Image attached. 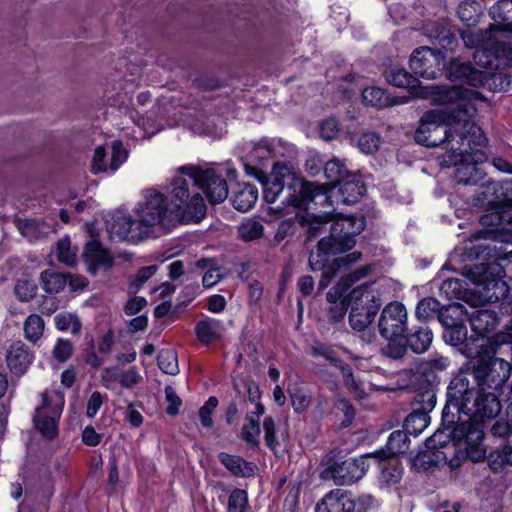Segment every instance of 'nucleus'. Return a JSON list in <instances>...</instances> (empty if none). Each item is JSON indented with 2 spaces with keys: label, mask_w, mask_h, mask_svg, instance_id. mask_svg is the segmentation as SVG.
<instances>
[{
  "label": "nucleus",
  "mask_w": 512,
  "mask_h": 512,
  "mask_svg": "<svg viewBox=\"0 0 512 512\" xmlns=\"http://www.w3.org/2000/svg\"><path fill=\"white\" fill-rule=\"evenodd\" d=\"M443 107L425 112L415 132V141L426 147L444 145L445 154L439 157L442 166L450 167L471 145L484 146L487 138L473 122L476 102L484 97L476 90L453 86L442 92Z\"/></svg>",
  "instance_id": "nucleus-1"
},
{
  "label": "nucleus",
  "mask_w": 512,
  "mask_h": 512,
  "mask_svg": "<svg viewBox=\"0 0 512 512\" xmlns=\"http://www.w3.org/2000/svg\"><path fill=\"white\" fill-rule=\"evenodd\" d=\"M245 172L255 177L263 187V198L267 203H275L282 197L284 206L309 210L310 205L317 199L328 203L329 197L322 186L315 182H304L296 175L292 167L285 163H275L270 175L261 168L246 163Z\"/></svg>",
  "instance_id": "nucleus-2"
},
{
  "label": "nucleus",
  "mask_w": 512,
  "mask_h": 512,
  "mask_svg": "<svg viewBox=\"0 0 512 512\" xmlns=\"http://www.w3.org/2000/svg\"><path fill=\"white\" fill-rule=\"evenodd\" d=\"M180 172L188 177L177 176L171 182L170 204L183 220H200L206 214L205 201L198 191L196 169L181 167Z\"/></svg>",
  "instance_id": "nucleus-3"
},
{
  "label": "nucleus",
  "mask_w": 512,
  "mask_h": 512,
  "mask_svg": "<svg viewBox=\"0 0 512 512\" xmlns=\"http://www.w3.org/2000/svg\"><path fill=\"white\" fill-rule=\"evenodd\" d=\"M478 392L471 373L464 365L447 387V400L442 411L443 425L451 427L460 421V416H470Z\"/></svg>",
  "instance_id": "nucleus-4"
},
{
  "label": "nucleus",
  "mask_w": 512,
  "mask_h": 512,
  "mask_svg": "<svg viewBox=\"0 0 512 512\" xmlns=\"http://www.w3.org/2000/svg\"><path fill=\"white\" fill-rule=\"evenodd\" d=\"M481 349L473 351L466 348L464 353L466 357L472 360L466 363L471 378L480 391L498 392L507 382L510 376L512 365L507 361L497 357H476Z\"/></svg>",
  "instance_id": "nucleus-5"
},
{
  "label": "nucleus",
  "mask_w": 512,
  "mask_h": 512,
  "mask_svg": "<svg viewBox=\"0 0 512 512\" xmlns=\"http://www.w3.org/2000/svg\"><path fill=\"white\" fill-rule=\"evenodd\" d=\"M135 216L141 226L147 228V236L152 227L169 229L181 221L167 197L152 188L142 192V200L135 208Z\"/></svg>",
  "instance_id": "nucleus-6"
},
{
  "label": "nucleus",
  "mask_w": 512,
  "mask_h": 512,
  "mask_svg": "<svg viewBox=\"0 0 512 512\" xmlns=\"http://www.w3.org/2000/svg\"><path fill=\"white\" fill-rule=\"evenodd\" d=\"M372 287L373 283H364L353 289L351 293L349 323L354 330H365L382 305L379 293Z\"/></svg>",
  "instance_id": "nucleus-7"
},
{
  "label": "nucleus",
  "mask_w": 512,
  "mask_h": 512,
  "mask_svg": "<svg viewBox=\"0 0 512 512\" xmlns=\"http://www.w3.org/2000/svg\"><path fill=\"white\" fill-rule=\"evenodd\" d=\"M503 185L497 181H487L481 185L479 192L475 195L474 204L476 206H486L492 212L490 214H483L480 217V222L483 225H490L501 227L503 218L507 215L509 224L512 230V208L504 211L503 214L499 209L507 204L508 199L503 193Z\"/></svg>",
  "instance_id": "nucleus-8"
},
{
  "label": "nucleus",
  "mask_w": 512,
  "mask_h": 512,
  "mask_svg": "<svg viewBox=\"0 0 512 512\" xmlns=\"http://www.w3.org/2000/svg\"><path fill=\"white\" fill-rule=\"evenodd\" d=\"M373 505L370 495L355 497L349 490L336 488L317 503L315 512H367Z\"/></svg>",
  "instance_id": "nucleus-9"
},
{
  "label": "nucleus",
  "mask_w": 512,
  "mask_h": 512,
  "mask_svg": "<svg viewBox=\"0 0 512 512\" xmlns=\"http://www.w3.org/2000/svg\"><path fill=\"white\" fill-rule=\"evenodd\" d=\"M449 359L444 356H432L419 364L416 370L406 369L402 372V378L407 381L406 387L423 392L434 390L433 386L438 383L436 373L447 369Z\"/></svg>",
  "instance_id": "nucleus-10"
},
{
  "label": "nucleus",
  "mask_w": 512,
  "mask_h": 512,
  "mask_svg": "<svg viewBox=\"0 0 512 512\" xmlns=\"http://www.w3.org/2000/svg\"><path fill=\"white\" fill-rule=\"evenodd\" d=\"M467 420L455 423L454 436L457 441L465 442V451L467 456L474 462H478L486 457V450L483 445L484 423L472 416H467Z\"/></svg>",
  "instance_id": "nucleus-11"
},
{
  "label": "nucleus",
  "mask_w": 512,
  "mask_h": 512,
  "mask_svg": "<svg viewBox=\"0 0 512 512\" xmlns=\"http://www.w3.org/2000/svg\"><path fill=\"white\" fill-rule=\"evenodd\" d=\"M437 397L434 390L418 392L412 402V412L404 421V429L409 435L418 436L430 422L429 413L434 409Z\"/></svg>",
  "instance_id": "nucleus-12"
},
{
  "label": "nucleus",
  "mask_w": 512,
  "mask_h": 512,
  "mask_svg": "<svg viewBox=\"0 0 512 512\" xmlns=\"http://www.w3.org/2000/svg\"><path fill=\"white\" fill-rule=\"evenodd\" d=\"M408 314L405 306L398 301L388 303L378 320L380 335L386 340L403 337L407 332Z\"/></svg>",
  "instance_id": "nucleus-13"
},
{
  "label": "nucleus",
  "mask_w": 512,
  "mask_h": 512,
  "mask_svg": "<svg viewBox=\"0 0 512 512\" xmlns=\"http://www.w3.org/2000/svg\"><path fill=\"white\" fill-rule=\"evenodd\" d=\"M57 399H52L46 392L41 394V404L36 407L33 418L34 425L40 434L53 439L58 434L57 421L62 413L63 403Z\"/></svg>",
  "instance_id": "nucleus-14"
},
{
  "label": "nucleus",
  "mask_w": 512,
  "mask_h": 512,
  "mask_svg": "<svg viewBox=\"0 0 512 512\" xmlns=\"http://www.w3.org/2000/svg\"><path fill=\"white\" fill-rule=\"evenodd\" d=\"M366 470L364 457L348 458L330 464L320 476L323 480H332L338 486L352 485L365 475Z\"/></svg>",
  "instance_id": "nucleus-15"
},
{
  "label": "nucleus",
  "mask_w": 512,
  "mask_h": 512,
  "mask_svg": "<svg viewBox=\"0 0 512 512\" xmlns=\"http://www.w3.org/2000/svg\"><path fill=\"white\" fill-rule=\"evenodd\" d=\"M444 58L441 50L421 46L411 54L409 66L415 75L435 79L443 67Z\"/></svg>",
  "instance_id": "nucleus-16"
},
{
  "label": "nucleus",
  "mask_w": 512,
  "mask_h": 512,
  "mask_svg": "<svg viewBox=\"0 0 512 512\" xmlns=\"http://www.w3.org/2000/svg\"><path fill=\"white\" fill-rule=\"evenodd\" d=\"M107 232L112 240L139 242L147 237V228L142 227L138 219L122 212L114 213L106 223Z\"/></svg>",
  "instance_id": "nucleus-17"
},
{
  "label": "nucleus",
  "mask_w": 512,
  "mask_h": 512,
  "mask_svg": "<svg viewBox=\"0 0 512 512\" xmlns=\"http://www.w3.org/2000/svg\"><path fill=\"white\" fill-rule=\"evenodd\" d=\"M365 228V219L355 216H340L330 227V235L333 241L344 251L351 250L355 243V237Z\"/></svg>",
  "instance_id": "nucleus-18"
},
{
  "label": "nucleus",
  "mask_w": 512,
  "mask_h": 512,
  "mask_svg": "<svg viewBox=\"0 0 512 512\" xmlns=\"http://www.w3.org/2000/svg\"><path fill=\"white\" fill-rule=\"evenodd\" d=\"M197 186L206 194L211 204L222 203L228 196L226 180L216 171L196 170Z\"/></svg>",
  "instance_id": "nucleus-19"
},
{
  "label": "nucleus",
  "mask_w": 512,
  "mask_h": 512,
  "mask_svg": "<svg viewBox=\"0 0 512 512\" xmlns=\"http://www.w3.org/2000/svg\"><path fill=\"white\" fill-rule=\"evenodd\" d=\"M447 75L451 81H457L471 87L483 86L488 80L486 72L477 69L470 62H461L459 59L450 61Z\"/></svg>",
  "instance_id": "nucleus-20"
},
{
  "label": "nucleus",
  "mask_w": 512,
  "mask_h": 512,
  "mask_svg": "<svg viewBox=\"0 0 512 512\" xmlns=\"http://www.w3.org/2000/svg\"><path fill=\"white\" fill-rule=\"evenodd\" d=\"M504 269L499 264H491L485 269V279L482 281L483 296L488 302H497L508 296L509 286L501 278Z\"/></svg>",
  "instance_id": "nucleus-21"
},
{
  "label": "nucleus",
  "mask_w": 512,
  "mask_h": 512,
  "mask_svg": "<svg viewBox=\"0 0 512 512\" xmlns=\"http://www.w3.org/2000/svg\"><path fill=\"white\" fill-rule=\"evenodd\" d=\"M476 145H471V147L461 153V158L450 166H455L454 179L458 184L462 185H476L478 184L484 177L485 172L482 168H480L475 162L470 161V159L474 160L471 157V152L476 148Z\"/></svg>",
  "instance_id": "nucleus-22"
},
{
  "label": "nucleus",
  "mask_w": 512,
  "mask_h": 512,
  "mask_svg": "<svg viewBox=\"0 0 512 512\" xmlns=\"http://www.w3.org/2000/svg\"><path fill=\"white\" fill-rule=\"evenodd\" d=\"M34 360V353L21 340L11 343L5 354V361L10 372L16 376L24 375Z\"/></svg>",
  "instance_id": "nucleus-23"
},
{
  "label": "nucleus",
  "mask_w": 512,
  "mask_h": 512,
  "mask_svg": "<svg viewBox=\"0 0 512 512\" xmlns=\"http://www.w3.org/2000/svg\"><path fill=\"white\" fill-rule=\"evenodd\" d=\"M471 329L478 335L475 340L477 348L483 349L486 346V336L493 331L498 324L497 314L488 309H476L469 315Z\"/></svg>",
  "instance_id": "nucleus-24"
},
{
  "label": "nucleus",
  "mask_w": 512,
  "mask_h": 512,
  "mask_svg": "<svg viewBox=\"0 0 512 512\" xmlns=\"http://www.w3.org/2000/svg\"><path fill=\"white\" fill-rule=\"evenodd\" d=\"M351 173L352 172H350L347 169L346 164L343 160H341L339 158H333V159L327 161L324 166V175L327 179V183L326 184L316 183V184L322 186L326 195L330 198V196L328 195V191L330 189L336 187L339 183L343 182L345 179H347V177H349V175ZM313 203L315 205L320 204L323 207H326V206L331 207L332 206L330 199H329L328 203H321V199H317Z\"/></svg>",
  "instance_id": "nucleus-25"
},
{
  "label": "nucleus",
  "mask_w": 512,
  "mask_h": 512,
  "mask_svg": "<svg viewBox=\"0 0 512 512\" xmlns=\"http://www.w3.org/2000/svg\"><path fill=\"white\" fill-rule=\"evenodd\" d=\"M501 411V404L496 392L480 391L478 392L470 416L480 418H494Z\"/></svg>",
  "instance_id": "nucleus-26"
},
{
  "label": "nucleus",
  "mask_w": 512,
  "mask_h": 512,
  "mask_svg": "<svg viewBox=\"0 0 512 512\" xmlns=\"http://www.w3.org/2000/svg\"><path fill=\"white\" fill-rule=\"evenodd\" d=\"M343 252L345 251L333 241V237H323L318 242L316 251L310 253L309 266L312 271H319L330 262V256Z\"/></svg>",
  "instance_id": "nucleus-27"
},
{
  "label": "nucleus",
  "mask_w": 512,
  "mask_h": 512,
  "mask_svg": "<svg viewBox=\"0 0 512 512\" xmlns=\"http://www.w3.org/2000/svg\"><path fill=\"white\" fill-rule=\"evenodd\" d=\"M83 257L88 265V271L93 275L99 267L109 268L113 264V258L96 240L86 243Z\"/></svg>",
  "instance_id": "nucleus-28"
},
{
  "label": "nucleus",
  "mask_w": 512,
  "mask_h": 512,
  "mask_svg": "<svg viewBox=\"0 0 512 512\" xmlns=\"http://www.w3.org/2000/svg\"><path fill=\"white\" fill-rule=\"evenodd\" d=\"M346 292L339 287H332L326 295L328 306L325 309V316L330 323L342 321L348 310V302L344 297Z\"/></svg>",
  "instance_id": "nucleus-29"
},
{
  "label": "nucleus",
  "mask_w": 512,
  "mask_h": 512,
  "mask_svg": "<svg viewBox=\"0 0 512 512\" xmlns=\"http://www.w3.org/2000/svg\"><path fill=\"white\" fill-rule=\"evenodd\" d=\"M426 36L437 42L445 51L454 52L458 45V39L453 31L442 23L432 22L425 28Z\"/></svg>",
  "instance_id": "nucleus-30"
},
{
  "label": "nucleus",
  "mask_w": 512,
  "mask_h": 512,
  "mask_svg": "<svg viewBox=\"0 0 512 512\" xmlns=\"http://www.w3.org/2000/svg\"><path fill=\"white\" fill-rule=\"evenodd\" d=\"M404 336L407 346L416 354L425 353L430 348L433 341L432 330L426 324L414 326L410 332Z\"/></svg>",
  "instance_id": "nucleus-31"
},
{
  "label": "nucleus",
  "mask_w": 512,
  "mask_h": 512,
  "mask_svg": "<svg viewBox=\"0 0 512 512\" xmlns=\"http://www.w3.org/2000/svg\"><path fill=\"white\" fill-rule=\"evenodd\" d=\"M341 201L344 204H355L366 193V187L360 177L351 173L347 179L337 185Z\"/></svg>",
  "instance_id": "nucleus-32"
},
{
  "label": "nucleus",
  "mask_w": 512,
  "mask_h": 512,
  "mask_svg": "<svg viewBox=\"0 0 512 512\" xmlns=\"http://www.w3.org/2000/svg\"><path fill=\"white\" fill-rule=\"evenodd\" d=\"M257 199V188L254 185L243 183L239 184L237 190L233 193L232 204L236 210L247 212L255 205Z\"/></svg>",
  "instance_id": "nucleus-33"
},
{
  "label": "nucleus",
  "mask_w": 512,
  "mask_h": 512,
  "mask_svg": "<svg viewBox=\"0 0 512 512\" xmlns=\"http://www.w3.org/2000/svg\"><path fill=\"white\" fill-rule=\"evenodd\" d=\"M360 257V252H353L351 255H347L345 257L333 258L328 264H325V267L319 270L322 271L319 288L325 289L336 276L342 265H348L356 262Z\"/></svg>",
  "instance_id": "nucleus-34"
},
{
  "label": "nucleus",
  "mask_w": 512,
  "mask_h": 512,
  "mask_svg": "<svg viewBox=\"0 0 512 512\" xmlns=\"http://www.w3.org/2000/svg\"><path fill=\"white\" fill-rule=\"evenodd\" d=\"M408 435L409 433H407L405 430L393 431L388 438L386 449L377 451L374 454L384 456L385 458L389 459L398 454L404 453L408 449Z\"/></svg>",
  "instance_id": "nucleus-35"
},
{
  "label": "nucleus",
  "mask_w": 512,
  "mask_h": 512,
  "mask_svg": "<svg viewBox=\"0 0 512 512\" xmlns=\"http://www.w3.org/2000/svg\"><path fill=\"white\" fill-rule=\"evenodd\" d=\"M218 458L234 476L248 477L254 473V466L240 456L222 452Z\"/></svg>",
  "instance_id": "nucleus-36"
},
{
  "label": "nucleus",
  "mask_w": 512,
  "mask_h": 512,
  "mask_svg": "<svg viewBox=\"0 0 512 512\" xmlns=\"http://www.w3.org/2000/svg\"><path fill=\"white\" fill-rule=\"evenodd\" d=\"M39 281L42 289L48 294H58L63 291L67 285L66 275L53 270L42 271Z\"/></svg>",
  "instance_id": "nucleus-37"
},
{
  "label": "nucleus",
  "mask_w": 512,
  "mask_h": 512,
  "mask_svg": "<svg viewBox=\"0 0 512 512\" xmlns=\"http://www.w3.org/2000/svg\"><path fill=\"white\" fill-rule=\"evenodd\" d=\"M373 458L377 459L379 469L381 471L380 479L387 485L398 483L401 479L402 471L395 464L393 458H385L384 456L374 454Z\"/></svg>",
  "instance_id": "nucleus-38"
},
{
  "label": "nucleus",
  "mask_w": 512,
  "mask_h": 512,
  "mask_svg": "<svg viewBox=\"0 0 512 512\" xmlns=\"http://www.w3.org/2000/svg\"><path fill=\"white\" fill-rule=\"evenodd\" d=\"M487 462L494 472H500L508 466L512 467V446L504 445L492 450L487 456Z\"/></svg>",
  "instance_id": "nucleus-39"
},
{
  "label": "nucleus",
  "mask_w": 512,
  "mask_h": 512,
  "mask_svg": "<svg viewBox=\"0 0 512 512\" xmlns=\"http://www.w3.org/2000/svg\"><path fill=\"white\" fill-rule=\"evenodd\" d=\"M221 323L218 320L205 317L197 322L195 333L202 343H210L220 335Z\"/></svg>",
  "instance_id": "nucleus-40"
},
{
  "label": "nucleus",
  "mask_w": 512,
  "mask_h": 512,
  "mask_svg": "<svg viewBox=\"0 0 512 512\" xmlns=\"http://www.w3.org/2000/svg\"><path fill=\"white\" fill-rule=\"evenodd\" d=\"M441 428H439L431 437L427 438L425 441V446L428 450H437L439 448H443L447 446L452 440H457L454 436V428L456 427L453 424L451 427L443 425V421L441 422Z\"/></svg>",
  "instance_id": "nucleus-41"
},
{
  "label": "nucleus",
  "mask_w": 512,
  "mask_h": 512,
  "mask_svg": "<svg viewBox=\"0 0 512 512\" xmlns=\"http://www.w3.org/2000/svg\"><path fill=\"white\" fill-rule=\"evenodd\" d=\"M439 291L448 300H462L467 295L466 282L457 278H448L442 282Z\"/></svg>",
  "instance_id": "nucleus-42"
},
{
  "label": "nucleus",
  "mask_w": 512,
  "mask_h": 512,
  "mask_svg": "<svg viewBox=\"0 0 512 512\" xmlns=\"http://www.w3.org/2000/svg\"><path fill=\"white\" fill-rule=\"evenodd\" d=\"M441 304L434 297H426L420 300L415 309L416 318L425 324L427 321L437 317Z\"/></svg>",
  "instance_id": "nucleus-43"
},
{
  "label": "nucleus",
  "mask_w": 512,
  "mask_h": 512,
  "mask_svg": "<svg viewBox=\"0 0 512 512\" xmlns=\"http://www.w3.org/2000/svg\"><path fill=\"white\" fill-rule=\"evenodd\" d=\"M363 103L367 106L382 109L391 105L388 94L379 87H367L362 92Z\"/></svg>",
  "instance_id": "nucleus-44"
},
{
  "label": "nucleus",
  "mask_w": 512,
  "mask_h": 512,
  "mask_svg": "<svg viewBox=\"0 0 512 512\" xmlns=\"http://www.w3.org/2000/svg\"><path fill=\"white\" fill-rule=\"evenodd\" d=\"M386 80L389 84L400 88L414 89L418 80L404 68H391L386 73Z\"/></svg>",
  "instance_id": "nucleus-45"
},
{
  "label": "nucleus",
  "mask_w": 512,
  "mask_h": 512,
  "mask_svg": "<svg viewBox=\"0 0 512 512\" xmlns=\"http://www.w3.org/2000/svg\"><path fill=\"white\" fill-rule=\"evenodd\" d=\"M45 323L43 318L38 314L29 315L23 324L24 336L31 342L36 343L43 335Z\"/></svg>",
  "instance_id": "nucleus-46"
},
{
  "label": "nucleus",
  "mask_w": 512,
  "mask_h": 512,
  "mask_svg": "<svg viewBox=\"0 0 512 512\" xmlns=\"http://www.w3.org/2000/svg\"><path fill=\"white\" fill-rule=\"evenodd\" d=\"M494 21L507 29H512V0H499L490 9Z\"/></svg>",
  "instance_id": "nucleus-47"
},
{
  "label": "nucleus",
  "mask_w": 512,
  "mask_h": 512,
  "mask_svg": "<svg viewBox=\"0 0 512 512\" xmlns=\"http://www.w3.org/2000/svg\"><path fill=\"white\" fill-rule=\"evenodd\" d=\"M238 233L240 238L246 242L255 241L263 236L264 226L259 220L249 218L240 224Z\"/></svg>",
  "instance_id": "nucleus-48"
},
{
  "label": "nucleus",
  "mask_w": 512,
  "mask_h": 512,
  "mask_svg": "<svg viewBox=\"0 0 512 512\" xmlns=\"http://www.w3.org/2000/svg\"><path fill=\"white\" fill-rule=\"evenodd\" d=\"M55 326L60 331H69L73 335H78L81 332L82 324L80 319L75 313L61 312L54 317Z\"/></svg>",
  "instance_id": "nucleus-49"
},
{
  "label": "nucleus",
  "mask_w": 512,
  "mask_h": 512,
  "mask_svg": "<svg viewBox=\"0 0 512 512\" xmlns=\"http://www.w3.org/2000/svg\"><path fill=\"white\" fill-rule=\"evenodd\" d=\"M55 254L59 262L68 266H73L77 262L76 249L72 248L71 240L67 236L58 240Z\"/></svg>",
  "instance_id": "nucleus-50"
},
{
  "label": "nucleus",
  "mask_w": 512,
  "mask_h": 512,
  "mask_svg": "<svg viewBox=\"0 0 512 512\" xmlns=\"http://www.w3.org/2000/svg\"><path fill=\"white\" fill-rule=\"evenodd\" d=\"M157 363L165 374L176 375L179 372L177 353L173 349L161 350L157 356Z\"/></svg>",
  "instance_id": "nucleus-51"
},
{
  "label": "nucleus",
  "mask_w": 512,
  "mask_h": 512,
  "mask_svg": "<svg viewBox=\"0 0 512 512\" xmlns=\"http://www.w3.org/2000/svg\"><path fill=\"white\" fill-rule=\"evenodd\" d=\"M464 306L461 304H453L448 307L440 308V312L437 315V319L440 324L445 328L451 327L458 322L462 321L460 315L463 313Z\"/></svg>",
  "instance_id": "nucleus-52"
},
{
  "label": "nucleus",
  "mask_w": 512,
  "mask_h": 512,
  "mask_svg": "<svg viewBox=\"0 0 512 512\" xmlns=\"http://www.w3.org/2000/svg\"><path fill=\"white\" fill-rule=\"evenodd\" d=\"M443 338L446 343L457 346L462 344L467 338V328L463 321L444 329Z\"/></svg>",
  "instance_id": "nucleus-53"
},
{
  "label": "nucleus",
  "mask_w": 512,
  "mask_h": 512,
  "mask_svg": "<svg viewBox=\"0 0 512 512\" xmlns=\"http://www.w3.org/2000/svg\"><path fill=\"white\" fill-rule=\"evenodd\" d=\"M14 293L21 302H29L36 296L37 286L30 280L20 279L15 284Z\"/></svg>",
  "instance_id": "nucleus-54"
},
{
  "label": "nucleus",
  "mask_w": 512,
  "mask_h": 512,
  "mask_svg": "<svg viewBox=\"0 0 512 512\" xmlns=\"http://www.w3.org/2000/svg\"><path fill=\"white\" fill-rule=\"evenodd\" d=\"M112 153L109 163L110 174H114L119 167L126 162L128 158V151L124 148L121 141H114L112 143Z\"/></svg>",
  "instance_id": "nucleus-55"
},
{
  "label": "nucleus",
  "mask_w": 512,
  "mask_h": 512,
  "mask_svg": "<svg viewBox=\"0 0 512 512\" xmlns=\"http://www.w3.org/2000/svg\"><path fill=\"white\" fill-rule=\"evenodd\" d=\"M248 496L245 490L234 489L228 498L227 512H245Z\"/></svg>",
  "instance_id": "nucleus-56"
},
{
  "label": "nucleus",
  "mask_w": 512,
  "mask_h": 512,
  "mask_svg": "<svg viewBox=\"0 0 512 512\" xmlns=\"http://www.w3.org/2000/svg\"><path fill=\"white\" fill-rule=\"evenodd\" d=\"M460 35L467 48L479 49L488 39V33L482 30H464L460 33Z\"/></svg>",
  "instance_id": "nucleus-57"
},
{
  "label": "nucleus",
  "mask_w": 512,
  "mask_h": 512,
  "mask_svg": "<svg viewBox=\"0 0 512 512\" xmlns=\"http://www.w3.org/2000/svg\"><path fill=\"white\" fill-rule=\"evenodd\" d=\"M263 430H264V440L266 446L273 451L277 452L278 447L280 446L279 441L276 438V425L275 421L271 416H268L263 421Z\"/></svg>",
  "instance_id": "nucleus-58"
},
{
  "label": "nucleus",
  "mask_w": 512,
  "mask_h": 512,
  "mask_svg": "<svg viewBox=\"0 0 512 512\" xmlns=\"http://www.w3.org/2000/svg\"><path fill=\"white\" fill-rule=\"evenodd\" d=\"M158 270L157 265L142 267L129 283V289L133 292L138 291L146 281H148Z\"/></svg>",
  "instance_id": "nucleus-59"
},
{
  "label": "nucleus",
  "mask_w": 512,
  "mask_h": 512,
  "mask_svg": "<svg viewBox=\"0 0 512 512\" xmlns=\"http://www.w3.org/2000/svg\"><path fill=\"white\" fill-rule=\"evenodd\" d=\"M381 138L374 132L363 133L358 140V147L365 154L375 153L380 146Z\"/></svg>",
  "instance_id": "nucleus-60"
},
{
  "label": "nucleus",
  "mask_w": 512,
  "mask_h": 512,
  "mask_svg": "<svg viewBox=\"0 0 512 512\" xmlns=\"http://www.w3.org/2000/svg\"><path fill=\"white\" fill-rule=\"evenodd\" d=\"M369 273V269L367 267H359L355 269L354 271L344 275L341 277L340 281L335 285L336 287H339L344 292H347V290L357 281L360 279L366 277Z\"/></svg>",
  "instance_id": "nucleus-61"
},
{
  "label": "nucleus",
  "mask_w": 512,
  "mask_h": 512,
  "mask_svg": "<svg viewBox=\"0 0 512 512\" xmlns=\"http://www.w3.org/2000/svg\"><path fill=\"white\" fill-rule=\"evenodd\" d=\"M218 406V399L215 396H211L205 402V404L199 409V418L202 426L210 428L213 426L212 413Z\"/></svg>",
  "instance_id": "nucleus-62"
},
{
  "label": "nucleus",
  "mask_w": 512,
  "mask_h": 512,
  "mask_svg": "<svg viewBox=\"0 0 512 512\" xmlns=\"http://www.w3.org/2000/svg\"><path fill=\"white\" fill-rule=\"evenodd\" d=\"M73 346L68 339L59 338L53 348V357L58 362H66L72 355Z\"/></svg>",
  "instance_id": "nucleus-63"
},
{
  "label": "nucleus",
  "mask_w": 512,
  "mask_h": 512,
  "mask_svg": "<svg viewBox=\"0 0 512 512\" xmlns=\"http://www.w3.org/2000/svg\"><path fill=\"white\" fill-rule=\"evenodd\" d=\"M260 434V426L259 424H255L254 422H247L243 425L241 429V438L251 447H258L259 440L258 436Z\"/></svg>",
  "instance_id": "nucleus-64"
}]
</instances>
